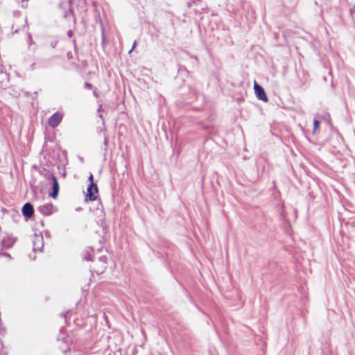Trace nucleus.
<instances>
[{
  "instance_id": "1",
  "label": "nucleus",
  "mask_w": 355,
  "mask_h": 355,
  "mask_svg": "<svg viewBox=\"0 0 355 355\" xmlns=\"http://www.w3.org/2000/svg\"><path fill=\"white\" fill-rule=\"evenodd\" d=\"M98 196V187L96 184H89L87 189L86 200H95Z\"/></svg>"
},
{
  "instance_id": "2",
  "label": "nucleus",
  "mask_w": 355,
  "mask_h": 355,
  "mask_svg": "<svg viewBox=\"0 0 355 355\" xmlns=\"http://www.w3.org/2000/svg\"><path fill=\"white\" fill-rule=\"evenodd\" d=\"M254 89L255 94L257 97L259 99L263 101V102H268V98L267 97V95L264 91V89L259 85L256 82L254 84Z\"/></svg>"
},
{
  "instance_id": "3",
  "label": "nucleus",
  "mask_w": 355,
  "mask_h": 355,
  "mask_svg": "<svg viewBox=\"0 0 355 355\" xmlns=\"http://www.w3.org/2000/svg\"><path fill=\"white\" fill-rule=\"evenodd\" d=\"M62 117H63L62 114H61L60 112L55 113L49 119V125L52 128H55V127L58 126V124L62 121Z\"/></svg>"
},
{
  "instance_id": "4",
  "label": "nucleus",
  "mask_w": 355,
  "mask_h": 355,
  "mask_svg": "<svg viewBox=\"0 0 355 355\" xmlns=\"http://www.w3.org/2000/svg\"><path fill=\"white\" fill-rule=\"evenodd\" d=\"M38 209L41 214L45 216H49L55 211V208L52 204H44L40 206Z\"/></svg>"
},
{
  "instance_id": "5",
  "label": "nucleus",
  "mask_w": 355,
  "mask_h": 355,
  "mask_svg": "<svg viewBox=\"0 0 355 355\" xmlns=\"http://www.w3.org/2000/svg\"><path fill=\"white\" fill-rule=\"evenodd\" d=\"M24 216L30 218L33 214V206L30 203H26L22 208Z\"/></svg>"
},
{
  "instance_id": "6",
  "label": "nucleus",
  "mask_w": 355,
  "mask_h": 355,
  "mask_svg": "<svg viewBox=\"0 0 355 355\" xmlns=\"http://www.w3.org/2000/svg\"><path fill=\"white\" fill-rule=\"evenodd\" d=\"M53 192L51 193V196L53 198H55L58 194L59 185L57 179L55 177H53Z\"/></svg>"
},
{
  "instance_id": "7",
  "label": "nucleus",
  "mask_w": 355,
  "mask_h": 355,
  "mask_svg": "<svg viewBox=\"0 0 355 355\" xmlns=\"http://www.w3.org/2000/svg\"><path fill=\"white\" fill-rule=\"evenodd\" d=\"M319 124H320V122L318 120H316L315 119L314 120V128H313V133H315V132L317 131V129L319 126Z\"/></svg>"
},
{
  "instance_id": "8",
  "label": "nucleus",
  "mask_w": 355,
  "mask_h": 355,
  "mask_svg": "<svg viewBox=\"0 0 355 355\" xmlns=\"http://www.w3.org/2000/svg\"><path fill=\"white\" fill-rule=\"evenodd\" d=\"M89 181L90 182V184H94V177L92 174H90L88 178Z\"/></svg>"
},
{
  "instance_id": "9",
  "label": "nucleus",
  "mask_w": 355,
  "mask_h": 355,
  "mask_svg": "<svg viewBox=\"0 0 355 355\" xmlns=\"http://www.w3.org/2000/svg\"><path fill=\"white\" fill-rule=\"evenodd\" d=\"M85 87L87 89H90L92 87V85L90 84H89V83H85Z\"/></svg>"
},
{
  "instance_id": "10",
  "label": "nucleus",
  "mask_w": 355,
  "mask_h": 355,
  "mask_svg": "<svg viewBox=\"0 0 355 355\" xmlns=\"http://www.w3.org/2000/svg\"><path fill=\"white\" fill-rule=\"evenodd\" d=\"M101 108H102V105H100L98 109V111L100 112L101 110Z\"/></svg>"
},
{
  "instance_id": "11",
  "label": "nucleus",
  "mask_w": 355,
  "mask_h": 355,
  "mask_svg": "<svg viewBox=\"0 0 355 355\" xmlns=\"http://www.w3.org/2000/svg\"><path fill=\"white\" fill-rule=\"evenodd\" d=\"M135 46H136V42H134V44H133V46H132V49H133V48H135Z\"/></svg>"
}]
</instances>
